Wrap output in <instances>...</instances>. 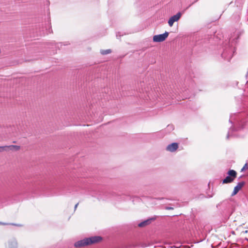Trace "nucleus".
Masks as SVG:
<instances>
[{
	"label": "nucleus",
	"instance_id": "423d86ee",
	"mask_svg": "<svg viewBox=\"0 0 248 248\" xmlns=\"http://www.w3.org/2000/svg\"><path fill=\"white\" fill-rule=\"evenodd\" d=\"M178 148V144L176 142L172 143L168 145L166 148L168 151L170 152H174L176 151Z\"/></svg>",
	"mask_w": 248,
	"mask_h": 248
},
{
	"label": "nucleus",
	"instance_id": "f257e3e1",
	"mask_svg": "<svg viewBox=\"0 0 248 248\" xmlns=\"http://www.w3.org/2000/svg\"><path fill=\"white\" fill-rule=\"evenodd\" d=\"M102 238L99 236H94L89 238H86L76 242L74 244L76 247H81L90 244H95L101 241Z\"/></svg>",
	"mask_w": 248,
	"mask_h": 248
},
{
	"label": "nucleus",
	"instance_id": "4468645a",
	"mask_svg": "<svg viewBox=\"0 0 248 248\" xmlns=\"http://www.w3.org/2000/svg\"><path fill=\"white\" fill-rule=\"evenodd\" d=\"M0 224H2V225H7L8 224H7V223H3V222H0Z\"/></svg>",
	"mask_w": 248,
	"mask_h": 248
},
{
	"label": "nucleus",
	"instance_id": "2eb2a0df",
	"mask_svg": "<svg viewBox=\"0 0 248 248\" xmlns=\"http://www.w3.org/2000/svg\"><path fill=\"white\" fill-rule=\"evenodd\" d=\"M12 225H16V226H19V225H16V224H12Z\"/></svg>",
	"mask_w": 248,
	"mask_h": 248
},
{
	"label": "nucleus",
	"instance_id": "39448f33",
	"mask_svg": "<svg viewBox=\"0 0 248 248\" xmlns=\"http://www.w3.org/2000/svg\"><path fill=\"white\" fill-rule=\"evenodd\" d=\"M181 13H178L176 15L171 16L168 21V24L170 27H172L174 22L177 21L179 20L181 16Z\"/></svg>",
	"mask_w": 248,
	"mask_h": 248
},
{
	"label": "nucleus",
	"instance_id": "1a4fd4ad",
	"mask_svg": "<svg viewBox=\"0 0 248 248\" xmlns=\"http://www.w3.org/2000/svg\"><path fill=\"white\" fill-rule=\"evenodd\" d=\"M16 247L17 242L15 239H12L10 241H9L6 245V248H16Z\"/></svg>",
	"mask_w": 248,
	"mask_h": 248
},
{
	"label": "nucleus",
	"instance_id": "6e6552de",
	"mask_svg": "<svg viewBox=\"0 0 248 248\" xmlns=\"http://www.w3.org/2000/svg\"><path fill=\"white\" fill-rule=\"evenodd\" d=\"M155 217H152L151 218H149L148 219H147L144 221H142L139 224L138 226L140 227H144L147 225H149L150 224L152 221H154L155 219Z\"/></svg>",
	"mask_w": 248,
	"mask_h": 248
},
{
	"label": "nucleus",
	"instance_id": "20e7f679",
	"mask_svg": "<svg viewBox=\"0 0 248 248\" xmlns=\"http://www.w3.org/2000/svg\"><path fill=\"white\" fill-rule=\"evenodd\" d=\"M19 149L20 146L14 145L0 146V152H2L4 151H7L8 150H13L14 149L16 150H18Z\"/></svg>",
	"mask_w": 248,
	"mask_h": 248
},
{
	"label": "nucleus",
	"instance_id": "f8f14e48",
	"mask_svg": "<svg viewBox=\"0 0 248 248\" xmlns=\"http://www.w3.org/2000/svg\"><path fill=\"white\" fill-rule=\"evenodd\" d=\"M78 203H77L75 205V207H74V209L75 210H76V209H77L78 206Z\"/></svg>",
	"mask_w": 248,
	"mask_h": 248
},
{
	"label": "nucleus",
	"instance_id": "dca6fc26",
	"mask_svg": "<svg viewBox=\"0 0 248 248\" xmlns=\"http://www.w3.org/2000/svg\"><path fill=\"white\" fill-rule=\"evenodd\" d=\"M167 209H172V208H167Z\"/></svg>",
	"mask_w": 248,
	"mask_h": 248
},
{
	"label": "nucleus",
	"instance_id": "0eeeda50",
	"mask_svg": "<svg viewBox=\"0 0 248 248\" xmlns=\"http://www.w3.org/2000/svg\"><path fill=\"white\" fill-rule=\"evenodd\" d=\"M244 185V182H241L238 183L237 186H235L234 188L233 191L232 193V196L235 195L238 192V191L242 188Z\"/></svg>",
	"mask_w": 248,
	"mask_h": 248
},
{
	"label": "nucleus",
	"instance_id": "7ed1b4c3",
	"mask_svg": "<svg viewBox=\"0 0 248 248\" xmlns=\"http://www.w3.org/2000/svg\"><path fill=\"white\" fill-rule=\"evenodd\" d=\"M168 36L169 33L166 31L163 34L154 35L153 38V41L154 42H162L165 41Z\"/></svg>",
	"mask_w": 248,
	"mask_h": 248
},
{
	"label": "nucleus",
	"instance_id": "f03ea898",
	"mask_svg": "<svg viewBox=\"0 0 248 248\" xmlns=\"http://www.w3.org/2000/svg\"><path fill=\"white\" fill-rule=\"evenodd\" d=\"M227 174L228 176H227L222 181L223 184H228L232 182L234 179L236 177L237 173L234 170H230Z\"/></svg>",
	"mask_w": 248,
	"mask_h": 248
},
{
	"label": "nucleus",
	"instance_id": "9b49d317",
	"mask_svg": "<svg viewBox=\"0 0 248 248\" xmlns=\"http://www.w3.org/2000/svg\"><path fill=\"white\" fill-rule=\"evenodd\" d=\"M248 168L247 167V164H246L244 167H243V168L241 169V171H243L244 170L247 169Z\"/></svg>",
	"mask_w": 248,
	"mask_h": 248
},
{
	"label": "nucleus",
	"instance_id": "9d476101",
	"mask_svg": "<svg viewBox=\"0 0 248 248\" xmlns=\"http://www.w3.org/2000/svg\"><path fill=\"white\" fill-rule=\"evenodd\" d=\"M111 52V50L110 49L100 50V53L102 55H107V54L110 53Z\"/></svg>",
	"mask_w": 248,
	"mask_h": 248
},
{
	"label": "nucleus",
	"instance_id": "ddd939ff",
	"mask_svg": "<svg viewBox=\"0 0 248 248\" xmlns=\"http://www.w3.org/2000/svg\"><path fill=\"white\" fill-rule=\"evenodd\" d=\"M52 32V30L51 29H49L48 31H47V32L46 33H50Z\"/></svg>",
	"mask_w": 248,
	"mask_h": 248
}]
</instances>
